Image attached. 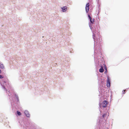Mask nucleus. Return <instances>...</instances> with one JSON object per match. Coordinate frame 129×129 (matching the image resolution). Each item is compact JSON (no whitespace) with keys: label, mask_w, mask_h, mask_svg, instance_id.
Instances as JSON below:
<instances>
[{"label":"nucleus","mask_w":129,"mask_h":129,"mask_svg":"<svg viewBox=\"0 0 129 129\" xmlns=\"http://www.w3.org/2000/svg\"><path fill=\"white\" fill-rule=\"evenodd\" d=\"M89 3L87 4L86 5V6L85 7V10L86 12L87 13L89 10Z\"/></svg>","instance_id":"nucleus-2"},{"label":"nucleus","mask_w":129,"mask_h":129,"mask_svg":"<svg viewBox=\"0 0 129 129\" xmlns=\"http://www.w3.org/2000/svg\"><path fill=\"white\" fill-rule=\"evenodd\" d=\"M17 113L18 115H20L21 114V112H20L18 111H17Z\"/></svg>","instance_id":"nucleus-9"},{"label":"nucleus","mask_w":129,"mask_h":129,"mask_svg":"<svg viewBox=\"0 0 129 129\" xmlns=\"http://www.w3.org/2000/svg\"><path fill=\"white\" fill-rule=\"evenodd\" d=\"M126 90H124L123 91H126Z\"/></svg>","instance_id":"nucleus-14"},{"label":"nucleus","mask_w":129,"mask_h":129,"mask_svg":"<svg viewBox=\"0 0 129 129\" xmlns=\"http://www.w3.org/2000/svg\"><path fill=\"white\" fill-rule=\"evenodd\" d=\"M106 71H107V69H106Z\"/></svg>","instance_id":"nucleus-16"},{"label":"nucleus","mask_w":129,"mask_h":129,"mask_svg":"<svg viewBox=\"0 0 129 129\" xmlns=\"http://www.w3.org/2000/svg\"><path fill=\"white\" fill-rule=\"evenodd\" d=\"M1 70H0V73H1Z\"/></svg>","instance_id":"nucleus-13"},{"label":"nucleus","mask_w":129,"mask_h":129,"mask_svg":"<svg viewBox=\"0 0 129 129\" xmlns=\"http://www.w3.org/2000/svg\"><path fill=\"white\" fill-rule=\"evenodd\" d=\"M67 7L65 6L64 7H63L62 8V11L63 12H65L66 11L67 9Z\"/></svg>","instance_id":"nucleus-7"},{"label":"nucleus","mask_w":129,"mask_h":129,"mask_svg":"<svg viewBox=\"0 0 129 129\" xmlns=\"http://www.w3.org/2000/svg\"><path fill=\"white\" fill-rule=\"evenodd\" d=\"M93 38L94 39L95 38V36L94 35L93 36Z\"/></svg>","instance_id":"nucleus-12"},{"label":"nucleus","mask_w":129,"mask_h":129,"mask_svg":"<svg viewBox=\"0 0 129 129\" xmlns=\"http://www.w3.org/2000/svg\"><path fill=\"white\" fill-rule=\"evenodd\" d=\"M4 78V77L1 75H0V79H2L3 78Z\"/></svg>","instance_id":"nucleus-11"},{"label":"nucleus","mask_w":129,"mask_h":129,"mask_svg":"<svg viewBox=\"0 0 129 129\" xmlns=\"http://www.w3.org/2000/svg\"><path fill=\"white\" fill-rule=\"evenodd\" d=\"M25 114L26 115V116L27 117H29L30 116V115L29 113V112L27 110H25L24 112Z\"/></svg>","instance_id":"nucleus-5"},{"label":"nucleus","mask_w":129,"mask_h":129,"mask_svg":"<svg viewBox=\"0 0 129 129\" xmlns=\"http://www.w3.org/2000/svg\"><path fill=\"white\" fill-rule=\"evenodd\" d=\"M88 17L90 20V22L91 23L93 24L95 22V20L94 19H92V20L91 17L89 16V15H88Z\"/></svg>","instance_id":"nucleus-4"},{"label":"nucleus","mask_w":129,"mask_h":129,"mask_svg":"<svg viewBox=\"0 0 129 129\" xmlns=\"http://www.w3.org/2000/svg\"><path fill=\"white\" fill-rule=\"evenodd\" d=\"M125 93V92H123V94H124Z\"/></svg>","instance_id":"nucleus-15"},{"label":"nucleus","mask_w":129,"mask_h":129,"mask_svg":"<svg viewBox=\"0 0 129 129\" xmlns=\"http://www.w3.org/2000/svg\"><path fill=\"white\" fill-rule=\"evenodd\" d=\"M99 72L101 73L103 72L104 71V69L103 67H101V69L99 70Z\"/></svg>","instance_id":"nucleus-8"},{"label":"nucleus","mask_w":129,"mask_h":129,"mask_svg":"<svg viewBox=\"0 0 129 129\" xmlns=\"http://www.w3.org/2000/svg\"><path fill=\"white\" fill-rule=\"evenodd\" d=\"M107 115L106 114H104L102 116L104 118Z\"/></svg>","instance_id":"nucleus-10"},{"label":"nucleus","mask_w":129,"mask_h":129,"mask_svg":"<svg viewBox=\"0 0 129 129\" xmlns=\"http://www.w3.org/2000/svg\"><path fill=\"white\" fill-rule=\"evenodd\" d=\"M0 67L1 69H4L5 68L4 65L2 63H0Z\"/></svg>","instance_id":"nucleus-6"},{"label":"nucleus","mask_w":129,"mask_h":129,"mask_svg":"<svg viewBox=\"0 0 129 129\" xmlns=\"http://www.w3.org/2000/svg\"><path fill=\"white\" fill-rule=\"evenodd\" d=\"M108 102L106 100H104L103 103L101 104L100 106L101 107H102L105 108L107 107L108 104Z\"/></svg>","instance_id":"nucleus-1"},{"label":"nucleus","mask_w":129,"mask_h":129,"mask_svg":"<svg viewBox=\"0 0 129 129\" xmlns=\"http://www.w3.org/2000/svg\"><path fill=\"white\" fill-rule=\"evenodd\" d=\"M110 79H109V77H107V85L108 87H109L110 86Z\"/></svg>","instance_id":"nucleus-3"}]
</instances>
